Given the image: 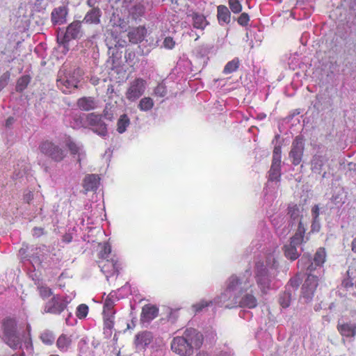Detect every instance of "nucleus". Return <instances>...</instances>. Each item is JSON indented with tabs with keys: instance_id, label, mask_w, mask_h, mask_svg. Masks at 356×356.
Instances as JSON below:
<instances>
[{
	"instance_id": "7",
	"label": "nucleus",
	"mask_w": 356,
	"mask_h": 356,
	"mask_svg": "<svg viewBox=\"0 0 356 356\" xmlns=\"http://www.w3.org/2000/svg\"><path fill=\"white\" fill-rule=\"evenodd\" d=\"M83 72L79 67L69 70L63 65L59 70L57 79V86L64 93L71 92L78 87V83L82 79Z\"/></svg>"
},
{
	"instance_id": "22",
	"label": "nucleus",
	"mask_w": 356,
	"mask_h": 356,
	"mask_svg": "<svg viewBox=\"0 0 356 356\" xmlns=\"http://www.w3.org/2000/svg\"><path fill=\"white\" fill-rule=\"evenodd\" d=\"M101 16V10L99 8H92L86 13L81 22L89 24H98L100 23Z\"/></svg>"
},
{
	"instance_id": "60",
	"label": "nucleus",
	"mask_w": 356,
	"mask_h": 356,
	"mask_svg": "<svg viewBox=\"0 0 356 356\" xmlns=\"http://www.w3.org/2000/svg\"><path fill=\"white\" fill-rule=\"evenodd\" d=\"M134 0H122V4L125 6H129Z\"/></svg>"
},
{
	"instance_id": "29",
	"label": "nucleus",
	"mask_w": 356,
	"mask_h": 356,
	"mask_svg": "<svg viewBox=\"0 0 356 356\" xmlns=\"http://www.w3.org/2000/svg\"><path fill=\"white\" fill-rule=\"evenodd\" d=\"M191 17L193 26L195 29L202 31L209 24L206 17L202 14L194 13L191 15Z\"/></svg>"
},
{
	"instance_id": "50",
	"label": "nucleus",
	"mask_w": 356,
	"mask_h": 356,
	"mask_svg": "<svg viewBox=\"0 0 356 356\" xmlns=\"http://www.w3.org/2000/svg\"><path fill=\"white\" fill-rule=\"evenodd\" d=\"M249 21V15L245 13H241L238 18V23L243 26L248 25Z\"/></svg>"
},
{
	"instance_id": "55",
	"label": "nucleus",
	"mask_w": 356,
	"mask_h": 356,
	"mask_svg": "<svg viewBox=\"0 0 356 356\" xmlns=\"http://www.w3.org/2000/svg\"><path fill=\"white\" fill-rule=\"evenodd\" d=\"M320 223L318 219H313V222L312 224V232H318L320 230Z\"/></svg>"
},
{
	"instance_id": "61",
	"label": "nucleus",
	"mask_w": 356,
	"mask_h": 356,
	"mask_svg": "<svg viewBox=\"0 0 356 356\" xmlns=\"http://www.w3.org/2000/svg\"><path fill=\"white\" fill-rule=\"evenodd\" d=\"M216 356H234V355L231 354L230 353H227V352H221L220 354L217 355Z\"/></svg>"
},
{
	"instance_id": "54",
	"label": "nucleus",
	"mask_w": 356,
	"mask_h": 356,
	"mask_svg": "<svg viewBox=\"0 0 356 356\" xmlns=\"http://www.w3.org/2000/svg\"><path fill=\"white\" fill-rule=\"evenodd\" d=\"M312 216L313 219H318L319 216V207L318 205H314L312 209Z\"/></svg>"
},
{
	"instance_id": "2",
	"label": "nucleus",
	"mask_w": 356,
	"mask_h": 356,
	"mask_svg": "<svg viewBox=\"0 0 356 356\" xmlns=\"http://www.w3.org/2000/svg\"><path fill=\"white\" fill-rule=\"evenodd\" d=\"M278 258L279 252L277 248H274L272 252L266 254L265 259H259L255 262L254 277L264 294L272 289L273 281L278 273Z\"/></svg>"
},
{
	"instance_id": "14",
	"label": "nucleus",
	"mask_w": 356,
	"mask_h": 356,
	"mask_svg": "<svg viewBox=\"0 0 356 356\" xmlns=\"http://www.w3.org/2000/svg\"><path fill=\"white\" fill-rule=\"evenodd\" d=\"M65 145L69 149L71 155L74 157L79 165H81V161L86 159V151L83 144L76 141L70 136H67L64 140Z\"/></svg>"
},
{
	"instance_id": "51",
	"label": "nucleus",
	"mask_w": 356,
	"mask_h": 356,
	"mask_svg": "<svg viewBox=\"0 0 356 356\" xmlns=\"http://www.w3.org/2000/svg\"><path fill=\"white\" fill-rule=\"evenodd\" d=\"M331 201L335 204H341L344 202L342 193H337L336 194H334L332 197H331Z\"/></svg>"
},
{
	"instance_id": "8",
	"label": "nucleus",
	"mask_w": 356,
	"mask_h": 356,
	"mask_svg": "<svg viewBox=\"0 0 356 356\" xmlns=\"http://www.w3.org/2000/svg\"><path fill=\"white\" fill-rule=\"evenodd\" d=\"M306 227L301 222L299 223V227L295 235L291 238L290 243L284 247V255L291 261L297 259L300 255L301 251H298L297 247L302 244L305 241V233Z\"/></svg>"
},
{
	"instance_id": "26",
	"label": "nucleus",
	"mask_w": 356,
	"mask_h": 356,
	"mask_svg": "<svg viewBox=\"0 0 356 356\" xmlns=\"http://www.w3.org/2000/svg\"><path fill=\"white\" fill-rule=\"evenodd\" d=\"M77 106L81 110L88 111L97 107V102L92 97H83L78 99Z\"/></svg>"
},
{
	"instance_id": "16",
	"label": "nucleus",
	"mask_w": 356,
	"mask_h": 356,
	"mask_svg": "<svg viewBox=\"0 0 356 356\" xmlns=\"http://www.w3.org/2000/svg\"><path fill=\"white\" fill-rule=\"evenodd\" d=\"M99 266L108 280L111 276L118 275L120 265L117 258H111V259H103L99 262Z\"/></svg>"
},
{
	"instance_id": "5",
	"label": "nucleus",
	"mask_w": 356,
	"mask_h": 356,
	"mask_svg": "<svg viewBox=\"0 0 356 356\" xmlns=\"http://www.w3.org/2000/svg\"><path fill=\"white\" fill-rule=\"evenodd\" d=\"M202 334L193 328L186 329L182 336H177L171 342V349L180 356H191L202 344Z\"/></svg>"
},
{
	"instance_id": "31",
	"label": "nucleus",
	"mask_w": 356,
	"mask_h": 356,
	"mask_svg": "<svg viewBox=\"0 0 356 356\" xmlns=\"http://www.w3.org/2000/svg\"><path fill=\"white\" fill-rule=\"evenodd\" d=\"M130 124V119L127 114L120 115L117 122V131L119 134H123Z\"/></svg>"
},
{
	"instance_id": "3",
	"label": "nucleus",
	"mask_w": 356,
	"mask_h": 356,
	"mask_svg": "<svg viewBox=\"0 0 356 356\" xmlns=\"http://www.w3.org/2000/svg\"><path fill=\"white\" fill-rule=\"evenodd\" d=\"M325 259V250L321 248L315 253L313 262H311L309 258L304 256L298 261V268L301 270L306 269L307 272L309 273L302 287V296L305 299V302H309L312 300L314 291L318 286V276L312 274V273L317 268L321 270Z\"/></svg>"
},
{
	"instance_id": "63",
	"label": "nucleus",
	"mask_w": 356,
	"mask_h": 356,
	"mask_svg": "<svg viewBox=\"0 0 356 356\" xmlns=\"http://www.w3.org/2000/svg\"><path fill=\"white\" fill-rule=\"evenodd\" d=\"M352 250L356 253V238L352 242Z\"/></svg>"
},
{
	"instance_id": "9",
	"label": "nucleus",
	"mask_w": 356,
	"mask_h": 356,
	"mask_svg": "<svg viewBox=\"0 0 356 356\" xmlns=\"http://www.w3.org/2000/svg\"><path fill=\"white\" fill-rule=\"evenodd\" d=\"M72 298L61 295H54L43 306V314L60 315L67 308Z\"/></svg>"
},
{
	"instance_id": "56",
	"label": "nucleus",
	"mask_w": 356,
	"mask_h": 356,
	"mask_svg": "<svg viewBox=\"0 0 356 356\" xmlns=\"http://www.w3.org/2000/svg\"><path fill=\"white\" fill-rule=\"evenodd\" d=\"M15 122V119L13 117H9L6 120V123H5V126L7 127V128H10L13 124V123Z\"/></svg>"
},
{
	"instance_id": "64",
	"label": "nucleus",
	"mask_w": 356,
	"mask_h": 356,
	"mask_svg": "<svg viewBox=\"0 0 356 356\" xmlns=\"http://www.w3.org/2000/svg\"><path fill=\"white\" fill-rule=\"evenodd\" d=\"M266 117V115L264 114V113H259L257 115V118L260 120H262L264 119H265Z\"/></svg>"
},
{
	"instance_id": "37",
	"label": "nucleus",
	"mask_w": 356,
	"mask_h": 356,
	"mask_svg": "<svg viewBox=\"0 0 356 356\" xmlns=\"http://www.w3.org/2000/svg\"><path fill=\"white\" fill-rule=\"evenodd\" d=\"M104 333L108 335H111V329L113 326V314H110V315L106 314V316L104 315Z\"/></svg>"
},
{
	"instance_id": "11",
	"label": "nucleus",
	"mask_w": 356,
	"mask_h": 356,
	"mask_svg": "<svg viewBox=\"0 0 356 356\" xmlns=\"http://www.w3.org/2000/svg\"><path fill=\"white\" fill-rule=\"evenodd\" d=\"M147 86V81L142 78H136L130 81L125 92L126 99L135 102L145 93Z\"/></svg>"
},
{
	"instance_id": "33",
	"label": "nucleus",
	"mask_w": 356,
	"mask_h": 356,
	"mask_svg": "<svg viewBox=\"0 0 356 356\" xmlns=\"http://www.w3.org/2000/svg\"><path fill=\"white\" fill-rule=\"evenodd\" d=\"M71 343V339L65 334H61L56 342L57 347L62 351H66Z\"/></svg>"
},
{
	"instance_id": "41",
	"label": "nucleus",
	"mask_w": 356,
	"mask_h": 356,
	"mask_svg": "<svg viewBox=\"0 0 356 356\" xmlns=\"http://www.w3.org/2000/svg\"><path fill=\"white\" fill-rule=\"evenodd\" d=\"M300 284V278L296 276L289 280V283L286 286V289L295 294V292L298 288Z\"/></svg>"
},
{
	"instance_id": "36",
	"label": "nucleus",
	"mask_w": 356,
	"mask_h": 356,
	"mask_svg": "<svg viewBox=\"0 0 356 356\" xmlns=\"http://www.w3.org/2000/svg\"><path fill=\"white\" fill-rule=\"evenodd\" d=\"M217 298H216L213 301H207V300H200V302L194 304L193 306H192V309L193 310V312L195 313H198V312H200L204 308L209 306L210 305H213V304H215V305H218V304H216L215 302V300ZM219 306H220L219 305Z\"/></svg>"
},
{
	"instance_id": "6",
	"label": "nucleus",
	"mask_w": 356,
	"mask_h": 356,
	"mask_svg": "<svg viewBox=\"0 0 356 356\" xmlns=\"http://www.w3.org/2000/svg\"><path fill=\"white\" fill-rule=\"evenodd\" d=\"M73 129H79L81 127H90L91 130L101 137H105L108 134L107 125L102 120L100 115L91 113L83 115V117L73 116V122L70 124Z\"/></svg>"
},
{
	"instance_id": "30",
	"label": "nucleus",
	"mask_w": 356,
	"mask_h": 356,
	"mask_svg": "<svg viewBox=\"0 0 356 356\" xmlns=\"http://www.w3.org/2000/svg\"><path fill=\"white\" fill-rule=\"evenodd\" d=\"M154 106V100L149 97H145L141 98L139 101L138 108L141 111L148 112L152 109Z\"/></svg>"
},
{
	"instance_id": "52",
	"label": "nucleus",
	"mask_w": 356,
	"mask_h": 356,
	"mask_svg": "<svg viewBox=\"0 0 356 356\" xmlns=\"http://www.w3.org/2000/svg\"><path fill=\"white\" fill-rule=\"evenodd\" d=\"M77 323L76 318L73 316L72 312H69L65 317V323L69 326H73Z\"/></svg>"
},
{
	"instance_id": "58",
	"label": "nucleus",
	"mask_w": 356,
	"mask_h": 356,
	"mask_svg": "<svg viewBox=\"0 0 356 356\" xmlns=\"http://www.w3.org/2000/svg\"><path fill=\"white\" fill-rule=\"evenodd\" d=\"M33 231V235L36 236H40L42 234V228L35 227Z\"/></svg>"
},
{
	"instance_id": "39",
	"label": "nucleus",
	"mask_w": 356,
	"mask_h": 356,
	"mask_svg": "<svg viewBox=\"0 0 356 356\" xmlns=\"http://www.w3.org/2000/svg\"><path fill=\"white\" fill-rule=\"evenodd\" d=\"M40 339L44 344L51 345L55 341V336L51 331L45 330L41 334Z\"/></svg>"
},
{
	"instance_id": "57",
	"label": "nucleus",
	"mask_w": 356,
	"mask_h": 356,
	"mask_svg": "<svg viewBox=\"0 0 356 356\" xmlns=\"http://www.w3.org/2000/svg\"><path fill=\"white\" fill-rule=\"evenodd\" d=\"M33 197V195L31 192H29L28 193L25 194L24 196V200L27 203H29Z\"/></svg>"
},
{
	"instance_id": "53",
	"label": "nucleus",
	"mask_w": 356,
	"mask_h": 356,
	"mask_svg": "<svg viewBox=\"0 0 356 356\" xmlns=\"http://www.w3.org/2000/svg\"><path fill=\"white\" fill-rule=\"evenodd\" d=\"M9 74L5 73L0 78V90L2 89L7 83L9 79Z\"/></svg>"
},
{
	"instance_id": "13",
	"label": "nucleus",
	"mask_w": 356,
	"mask_h": 356,
	"mask_svg": "<svg viewBox=\"0 0 356 356\" xmlns=\"http://www.w3.org/2000/svg\"><path fill=\"white\" fill-rule=\"evenodd\" d=\"M328 161L327 149L325 146L318 145L315 154L311 160V170L316 174H321L323 166Z\"/></svg>"
},
{
	"instance_id": "4",
	"label": "nucleus",
	"mask_w": 356,
	"mask_h": 356,
	"mask_svg": "<svg viewBox=\"0 0 356 356\" xmlns=\"http://www.w3.org/2000/svg\"><path fill=\"white\" fill-rule=\"evenodd\" d=\"M0 337L11 348H19L22 352L12 356H25L33 352V344L29 336L21 334L17 331L16 322L14 319L6 318L0 324Z\"/></svg>"
},
{
	"instance_id": "21",
	"label": "nucleus",
	"mask_w": 356,
	"mask_h": 356,
	"mask_svg": "<svg viewBox=\"0 0 356 356\" xmlns=\"http://www.w3.org/2000/svg\"><path fill=\"white\" fill-rule=\"evenodd\" d=\"M159 309L156 306L147 305L143 307L141 321L149 323L158 316Z\"/></svg>"
},
{
	"instance_id": "59",
	"label": "nucleus",
	"mask_w": 356,
	"mask_h": 356,
	"mask_svg": "<svg viewBox=\"0 0 356 356\" xmlns=\"http://www.w3.org/2000/svg\"><path fill=\"white\" fill-rule=\"evenodd\" d=\"M90 81L92 85L96 86L99 83V79L97 76H91Z\"/></svg>"
},
{
	"instance_id": "23",
	"label": "nucleus",
	"mask_w": 356,
	"mask_h": 356,
	"mask_svg": "<svg viewBox=\"0 0 356 356\" xmlns=\"http://www.w3.org/2000/svg\"><path fill=\"white\" fill-rule=\"evenodd\" d=\"M100 178L97 175H88L83 180V188L86 192L96 191L99 186Z\"/></svg>"
},
{
	"instance_id": "17",
	"label": "nucleus",
	"mask_w": 356,
	"mask_h": 356,
	"mask_svg": "<svg viewBox=\"0 0 356 356\" xmlns=\"http://www.w3.org/2000/svg\"><path fill=\"white\" fill-rule=\"evenodd\" d=\"M152 6V0H141L129 8V15L133 19L137 20L144 16L146 10Z\"/></svg>"
},
{
	"instance_id": "12",
	"label": "nucleus",
	"mask_w": 356,
	"mask_h": 356,
	"mask_svg": "<svg viewBox=\"0 0 356 356\" xmlns=\"http://www.w3.org/2000/svg\"><path fill=\"white\" fill-rule=\"evenodd\" d=\"M39 149L43 154L56 162L61 161L66 156V152L63 149L49 140L42 142Z\"/></svg>"
},
{
	"instance_id": "47",
	"label": "nucleus",
	"mask_w": 356,
	"mask_h": 356,
	"mask_svg": "<svg viewBox=\"0 0 356 356\" xmlns=\"http://www.w3.org/2000/svg\"><path fill=\"white\" fill-rule=\"evenodd\" d=\"M175 46V42L171 37H165L163 40L162 47L167 49H172Z\"/></svg>"
},
{
	"instance_id": "28",
	"label": "nucleus",
	"mask_w": 356,
	"mask_h": 356,
	"mask_svg": "<svg viewBox=\"0 0 356 356\" xmlns=\"http://www.w3.org/2000/svg\"><path fill=\"white\" fill-rule=\"evenodd\" d=\"M44 248L45 247L43 246L42 248H35L32 250L33 253L29 260L34 268H35V266L38 267L44 261V254H40L44 250Z\"/></svg>"
},
{
	"instance_id": "40",
	"label": "nucleus",
	"mask_w": 356,
	"mask_h": 356,
	"mask_svg": "<svg viewBox=\"0 0 356 356\" xmlns=\"http://www.w3.org/2000/svg\"><path fill=\"white\" fill-rule=\"evenodd\" d=\"M289 210V214L290 215L291 218L293 219V220H297L298 224L301 222L302 225V222L299 219L300 211L299 207L297 205H290L288 208ZM299 226L298 227V228Z\"/></svg>"
},
{
	"instance_id": "10",
	"label": "nucleus",
	"mask_w": 356,
	"mask_h": 356,
	"mask_svg": "<svg viewBox=\"0 0 356 356\" xmlns=\"http://www.w3.org/2000/svg\"><path fill=\"white\" fill-rule=\"evenodd\" d=\"M81 24V21H74L67 26L65 33L62 38L58 36L57 40L59 47L63 48L62 52H67L69 50L68 42L70 40L79 39L83 36Z\"/></svg>"
},
{
	"instance_id": "25",
	"label": "nucleus",
	"mask_w": 356,
	"mask_h": 356,
	"mask_svg": "<svg viewBox=\"0 0 356 356\" xmlns=\"http://www.w3.org/2000/svg\"><path fill=\"white\" fill-rule=\"evenodd\" d=\"M338 330L343 337H353L356 334V324L346 323L338 324Z\"/></svg>"
},
{
	"instance_id": "24",
	"label": "nucleus",
	"mask_w": 356,
	"mask_h": 356,
	"mask_svg": "<svg viewBox=\"0 0 356 356\" xmlns=\"http://www.w3.org/2000/svg\"><path fill=\"white\" fill-rule=\"evenodd\" d=\"M119 300V298L117 297V292L116 291H112L109 293V295L107 296V298L106 299L104 304V310H103V314L104 315H110V314H114V312L113 310L115 302Z\"/></svg>"
},
{
	"instance_id": "1",
	"label": "nucleus",
	"mask_w": 356,
	"mask_h": 356,
	"mask_svg": "<svg viewBox=\"0 0 356 356\" xmlns=\"http://www.w3.org/2000/svg\"><path fill=\"white\" fill-rule=\"evenodd\" d=\"M256 288L250 270L243 273L232 275L226 281V288L215 300L216 304L226 308L245 307L253 309L258 302Z\"/></svg>"
},
{
	"instance_id": "62",
	"label": "nucleus",
	"mask_w": 356,
	"mask_h": 356,
	"mask_svg": "<svg viewBox=\"0 0 356 356\" xmlns=\"http://www.w3.org/2000/svg\"><path fill=\"white\" fill-rule=\"evenodd\" d=\"M195 356H216V355H211L210 354L205 352H200L195 355Z\"/></svg>"
},
{
	"instance_id": "32",
	"label": "nucleus",
	"mask_w": 356,
	"mask_h": 356,
	"mask_svg": "<svg viewBox=\"0 0 356 356\" xmlns=\"http://www.w3.org/2000/svg\"><path fill=\"white\" fill-rule=\"evenodd\" d=\"M295 294H293V293L285 289L284 292L283 293H282L280 296L279 302H280V305L283 308L289 307L291 304L292 297Z\"/></svg>"
},
{
	"instance_id": "43",
	"label": "nucleus",
	"mask_w": 356,
	"mask_h": 356,
	"mask_svg": "<svg viewBox=\"0 0 356 356\" xmlns=\"http://www.w3.org/2000/svg\"><path fill=\"white\" fill-rule=\"evenodd\" d=\"M282 159V149L280 145H276L273 149V164L280 165Z\"/></svg>"
},
{
	"instance_id": "19",
	"label": "nucleus",
	"mask_w": 356,
	"mask_h": 356,
	"mask_svg": "<svg viewBox=\"0 0 356 356\" xmlns=\"http://www.w3.org/2000/svg\"><path fill=\"white\" fill-rule=\"evenodd\" d=\"M153 339V334L150 332L145 331L138 333L135 338L136 346L138 349H143L152 342Z\"/></svg>"
},
{
	"instance_id": "49",
	"label": "nucleus",
	"mask_w": 356,
	"mask_h": 356,
	"mask_svg": "<svg viewBox=\"0 0 356 356\" xmlns=\"http://www.w3.org/2000/svg\"><path fill=\"white\" fill-rule=\"evenodd\" d=\"M31 1L35 11H41L45 9L46 5L44 3V0H31Z\"/></svg>"
},
{
	"instance_id": "34",
	"label": "nucleus",
	"mask_w": 356,
	"mask_h": 356,
	"mask_svg": "<svg viewBox=\"0 0 356 356\" xmlns=\"http://www.w3.org/2000/svg\"><path fill=\"white\" fill-rule=\"evenodd\" d=\"M239 60L238 58H235L231 61H229L223 69V73L225 74H231L236 71L239 67Z\"/></svg>"
},
{
	"instance_id": "27",
	"label": "nucleus",
	"mask_w": 356,
	"mask_h": 356,
	"mask_svg": "<svg viewBox=\"0 0 356 356\" xmlns=\"http://www.w3.org/2000/svg\"><path fill=\"white\" fill-rule=\"evenodd\" d=\"M218 19L220 25L228 24L231 20V14L228 8L224 5L218 6Z\"/></svg>"
},
{
	"instance_id": "45",
	"label": "nucleus",
	"mask_w": 356,
	"mask_h": 356,
	"mask_svg": "<svg viewBox=\"0 0 356 356\" xmlns=\"http://www.w3.org/2000/svg\"><path fill=\"white\" fill-rule=\"evenodd\" d=\"M154 94L160 97H165L167 95V88L164 83H159L154 90Z\"/></svg>"
},
{
	"instance_id": "42",
	"label": "nucleus",
	"mask_w": 356,
	"mask_h": 356,
	"mask_svg": "<svg viewBox=\"0 0 356 356\" xmlns=\"http://www.w3.org/2000/svg\"><path fill=\"white\" fill-rule=\"evenodd\" d=\"M89 308L86 304H81L76 307V316L79 319H84L88 314Z\"/></svg>"
},
{
	"instance_id": "44",
	"label": "nucleus",
	"mask_w": 356,
	"mask_h": 356,
	"mask_svg": "<svg viewBox=\"0 0 356 356\" xmlns=\"http://www.w3.org/2000/svg\"><path fill=\"white\" fill-rule=\"evenodd\" d=\"M230 10L234 13H239L242 10V5L240 0H228Z\"/></svg>"
},
{
	"instance_id": "15",
	"label": "nucleus",
	"mask_w": 356,
	"mask_h": 356,
	"mask_svg": "<svg viewBox=\"0 0 356 356\" xmlns=\"http://www.w3.org/2000/svg\"><path fill=\"white\" fill-rule=\"evenodd\" d=\"M304 152V143L302 139L297 136L292 143L291 149L289 152V157L292 161V163L298 165L300 163Z\"/></svg>"
},
{
	"instance_id": "46",
	"label": "nucleus",
	"mask_w": 356,
	"mask_h": 356,
	"mask_svg": "<svg viewBox=\"0 0 356 356\" xmlns=\"http://www.w3.org/2000/svg\"><path fill=\"white\" fill-rule=\"evenodd\" d=\"M38 291L40 297L43 299L47 298L53 295L52 290L46 286H39Z\"/></svg>"
},
{
	"instance_id": "18",
	"label": "nucleus",
	"mask_w": 356,
	"mask_h": 356,
	"mask_svg": "<svg viewBox=\"0 0 356 356\" xmlns=\"http://www.w3.org/2000/svg\"><path fill=\"white\" fill-rule=\"evenodd\" d=\"M68 8L67 6H58L53 10L51 17L54 24H63L67 20Z\"/></svg>"
},
{
	"instance_id": "20",
	"label": "nucleus",
	"mask_w": 356,
	"mask_h": 356,
	"mask_svg": "<svg viewBox=\"0 0 356 356\" xmlns=\"http://www.w3.org/2000/svg\"><path fill=\"white\" fill-rule=\"evenodd\" d=\"M146 33L147 30L144 26H138L130 30L127 36L130 42L138 44L143 40Z\"/></svg>"
},
{
	"instance_id": "48",
	"label": "nucleus",
	"mask_w": 356,
	"mask_h": 356,
	"mask_svg": "<svg viewBox=\"0 0 356 356\" xmlns=\"http://www.w3.org/2000/svg\"><path fill=\"white\" fill-rule=\"evenodd\" d=\"M111 252V246L108 243H105L100 252V256L103 259H107Z\"/></svg>"
},
{
	"instance_id": "38",
	"label": "nucleus",
	"mask_w": 356,
	"mask_h": 356,
	"mask_svg": "<svg viewBox=\"0 0 356 356\" xmlns=\"http://www.w3.org/2000/svg\"><path fill=\"white\" fill-rule=\"evenodd\" d=\"M31 81V77L28 75H24L20 77L17 82L16 90L22 92L26 88Z\"/></svg>"
},
{
	"instance_id": "35",
	"label": "nucleus",
	"mask_w": 356,
	"mask_h": 356,
	"mask_svg": "<svg viewBox=\"0 0 356 356\" xmlns=\"http://www.w3.org/2000/svg\"><path fill=\"white\" fill-rule=\"evenodd\" d=\"M280 165L271 164L270 169L268 172L269 181H278L280 177Z\"/></svg>"
}]
</instances>
